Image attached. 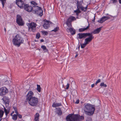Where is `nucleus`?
Instances as JSON below:
<instances>
[{"mask_svg": "<svg viewBox=\"0 0 121 121\" xmlns=\"http://www.w3.org/2000/svg\"><path fill=\"white\" fill-rule=\"evenodd\" d=\"M83 109L85 114L90 116L94 114L95 109L94 105L89 103L85 104Z\"/></svg>", "mask_w": 121, "mask_h": 121, "instance_id": "nucleus-1", "label": "nucleus"}, {"mask_svg": "<svg viewBox=\"0 0 121 121\" xmlns=\"http://www.w3.org/2000/svg\"><path fill=\"white\" fill-rule=\"evenodd\" d=\"M24 40L23 39L17 34L13 39L12 42L13 44L15 46L19 47L21 43H23Z\"/></svg>", "mask_w": 121, "mask_h": 121, "instance_id": "nucleus-2", "label": "nucleus"}, {"mask_svg": "<svg viewBox=\"0 0 121 121\" xmlns=\"http://www.w3.org/2000/svg\"><path fill=\"white\" fill-rule=\"evenodd\" d=\"M2 99L3 100L4 103L5 104L6 108H7V109H6L4 107V111L6 116L9 112V107H8L9 106V99L7 97L5 96L3 97Z\"/></svg>", "mask_w": 121, "mask_h": 121, "instance_id": "nucleus-3", "label": "nucleus"}, {"mask_svg": "<svg viewBox=\"0 0 121 121\" xmlns=\"http://www.w3.org/2000/svg\"><path fill=\"white\" fill-rule=\"evenodd\" d=\"M33 12L37 14L39 16H41L43 15V11L40 7L38 6H33Z\"/></svg>", "mask_w": 121, "mask_h": 121, "instance_id": "nucleus-4", "label": "nucleus"}, {"mask_svg": "<svg viewBox=\"0 0 121 121\" xmlns=\"http://www.w3.org/2000/svg\"><path fill=\"white\" fill-rule=\"evenodd\" d=\"M27 101H28L30 105L33 106L36 105L38 102V99L35 97H32Z\"/></svg>", "mask_w": 121, "mask_h": 121, "instance_id": "nucleus-5", "label": "nucleus"}, {"mask_svg": "<svg viewBox=\"0 0 121 121\" xmlns=\"http://www.w3.org/2000/svg\"><path fill=\"white\" fill-rule=\"evenodd\" d=\"M84 119L83 116H80L79 114H73L72 121H81Z\"/></svg>", "mask_w": 121, "mask_h": 121, "instance_id": "nucleus-6", "label": "nucleus"}, {"mask_svg": "<svg viewBox=\"0 0 121 121\" xmlns=\"http://www.w3.org/2000/svg\"><path fill=\"white\" fill-rule=\"evenodd\" d=\"M76 20V18L75 17L71 16H70L67 19V21L66 22V24L69 27L72 26L71 22L73 21H75Z\"/></svg>", "mask_w": 121, "mask_h": 121, "instance_id": "nucleus-7", "label": "nucleus"}, {"mask_svg": "<svg viewBox=\"0 0 121 121\" xmlns=\"http://www.w3.org/2000/svg\"><path fill=\"white\" fill-rule=\"evenodd\" d=\"M44 22L43 25V26L45 29H48L51 25L52 23L51 22L44 19L43 21Z\"/></svg>", "mask_w": 121, "mask_h": 121, "instance_id": "nucleus-8", "label": "nucleus"}, {"mask_svg": "<svg viewBox=\"0 0 121 121\" xmlns=\"http://www.w3.org/2000/svg\"><path fill=\"white\" fill-rule=\"evenodd\" d=\"M28 26L29 30H31L33 32H34L35 30L37 25L34 22H32L28 24Z\"/></svg>", "mask_w": 121, "mask_h": 121, "instance_id": "nucleus-9", "label": "nucleus"}, {"mask_svg": "<svg viewBox=\"0 0 121 121\" xmlns=\"http://www.w3.org/2000/svg\"><path fill=\"white\" fill-rule=\"evenodd\" d=\"M90 35V33H79L78 34V39H82L86 38Z\"/></svg>", "mask_w": 121, "mask_h": 121, "instance_id": "nucleus-10", "label": "nucleus"}, {"mask_svg": "<svg viewBox=\"0 0 121 121\" xmlns=\"http://www.w3.org/2000/svg\"><path fill=\"white\" fill-rule=\"evenodd\" d=\"M8 91V89L5 87H3L0 88V95L2 96L7 93Z\"/></svg>", "mask_w": 121, "mask_h": 121, "instance_id": "nucleus-11", "label": "nucleus"}, {"mask_svg": "<svg viewBox=\"0 0 121 121\" xmlns=\"http://www.w3.org/2000/svg\"><path fill=\"white\" fill-rule=\"evenodd\" d=\"M16 4L21 9L23 8L26 4H24V2L22 0H16Z\"/></svg>", "mask_w": 121, "mask_h": 121, "instance_id": "nucleus-12", "label": "nucleus"}, {"mask_svg": "<svg viewBox=\"0 0 121 121\" xmlns=\"http://www.w3.org/2000/svg\"><path fill=\"white\" fill-rule=\"evenodd\" d=\"M90 35L88 36L89 37L86 38L85 39L84 42L87 44L91 42L94 38L92 34L90 33Z\"/></svg>", "mask_w": 121, "mask_h": 121, "instance_id": "nucleus-13", "label": "nucleus"}, {"mask_svg": "<svg viewBox=\"0 0 121 121\" xmlns=\"http://www.w3.org/2000/svg\"><path fill=\"white\" fill-rule=\"evenodd\" d=\"M16 21L17 23L19 25L22 26L24 24L21 16L19 15H17Z\"/></svg>", "mask_w": 121, "mask_h": 121, "instance_id": "nucleus-14", "label": "nucleus"}, {"mask_svg": "<svg viewBox=\"0 0 121 121\" xmlns=\"http://www.w3.org/2000/svg\"><path fill=\"white\" fill-rule=\"evenodd\" d=\"M23 8L29 12H31L32 10H33V7L32 8V6L26 4H25Z\"/></svg>", "mask_w": 121, "mask_h": 121, "instance_id": "nucleus-15", "label": "nucleus"}, {"mask_svg": "<svg viewBox=\"0 0 121 121\" xmlns=\"http://www.w3.org/2000/svg\"><path fill=\"white\" fill-rule=\"evenodd\" d=\"M34 95V93L31 91H29L26 96V100H27L33 97V96Z\"/></svg>", "mask_w": 121, "mask_h": 121, "instance_id": "nucleus-16", "label": "nucleus"}, {"mask_svg": "<svg viewBox=\"0 0 121 121\" xmlns=\"http://www.w3.org/2000/svg\"><path fill=\"white\" fill-rule=\"evenodd\" d=\"M73 114H69L66 117V120L67 121H72Z\"/></svg>", "mask_w": 121, "mask_h": 121, "instance_id": "nucleus-17", "label": "nucleus"}, {"mask_svg": "<svg viewBox=\"0 0 121 121\" xmlns=\"http://www.w3.org/2000/svg\"><path fill=\"white\" fill-rule=\"evenodd\" d=\"M102 28V27H100L94 30L91 33L94 34H98L101 31Z\"/></svg>", "mask_w": 121, "mask_h": 121, "instance_id": "nucleus-18", "label": "nucleus"}, {"mask_svg": "<svg viewBox=\"0 0 121 121\" xmlns=\"http://www.w3.org/2000/svg\"><path fill=\"white\" fill-rule=\"evenodd\" d=\"M56 113L59 116H61L62 114V112L61 110V108H56Z\"/></svg>", "mask_w": 121, "mask_h": 121, "instance_id": "nucleus-19", "label": "nucleus"}, {"mask_svg": "<svg viewBox=\"0 0 121 121\" xmlns=\"http://www.w3.org/2000/svg\"><path fill=\"white\" fill-rule=\"evenodd\" d=\"M89 27V24L88 26L86 28H81L79 29V31L80 32H82L88 29Z\"/></svg>", "mask_w": 121, "mask_h": 121, "instance_id": "nucleus-20", "label": "nucleus"}, {"mask_svg": "<svg viewBox=\"0 0 121 121\" xmlns=\"http://www.w3.org/2000/svg\"><path fill=\"white\" fill-rule=\"evenodd\" d=\"M69 30L72 35H73L75 34V30L73 28L70 27L69 29Z\"/></svg>", "mask_w": 121, "mask_h": 121, "instance_id": "nucleus-21", "label": "nucleus"}, {"mask_svg": "<svg viewBox=\"0 0 121 121\" xmlns=\"http://www.w3.org/2000/svg\"><path fill=\"white\" fill-rule=\"evenodd\" d=\"M61 106H62V104L61 103H53V107L56 108Z\"/></svg>", "mask_w": 121, "mask_h": 121, "instance_id": "nucleus-22", "label": "nucleus"}, {"mask_svg": "<svg viewBox=\"0 0 121 121\" xmlns=\"http://www.w3.org/2000/svg\"><path fill=\"white\" fill-rule=\"evenodd\" d=\"M87 6H86V7H84L82 5H81L79 9H81L82 11H83L84 12H85L86 11L87 9Z\"/></svg>", "mask_w": 121, "mask_h": 121, "instance_id": "nucleus-23", "label": "nucleus"}, {"mask_svg": "<svg viewBox=\"0 0 121 121\" xmlns=\"http://www.w3.org/2000/svg\"><path fill=\"white\" fill-rule=\"evenodd\" d=\"M39 113H36L35 115V121H39Z\"/></svg>", "mask_w": 121, "mask_h": 121, "instance_id": "nucleus-24", "label": "nucleus"}, {"mask_svg": "<svg viewBox=\"0 0 121 121\" xmlns=\"http://www.w3.org/2000/svg\"><path fill=\"white\" fill-rule=\"evenodd\" d=\"M110 18V17L109 16H104L103 17H102V19H103L104 22L105 21H106V20Z\"/></svg>", "mask_w": 121, "mask_h": 121, "instance_id": "nucleus-25", "label": "nucleus"}, {"mask_svg": "<svg viewBox=\"0 0 121 121\" xmlns=\"http://www.w3.org/2000/svg\"><path fill=\"white\" fill-rule=\"evenodd\" d=\"M74 12L76 13V15L77 17L78 16L79 13L81 12V11L79 10V8H78L77 10H74Z\"/></svg>", "mask_w": 121, "mask_h": 121, "instance_id": "nucleus-26", "label": "nucleus"}, {"mask_svg": "<svg viewBox=\"0 0 121 121\" xmlns=\"http://www.w3.org/2000/svg\"><path fill=\"white\" fill-rule=\"evenodd\" d=\"M41 48L43 49V50L45 52H47L48 51V49H47L46 47L44 45H42Z\"/></svg>", "mask_w": 121, "mask_h": 121, "instance_id": "nucleus-27", "label": "nucleus"}, {"mask_svg": "<svg viewBox=\"0 0 121 121\" xmlns=\"http://www.w3.org/2000/svg\"><path fill=\"white\" fill-rule=\"evenodd\" d=\"M4 113V112L1 110H0V118H2Z\"/></svg>", "mask_w": 121, "mask_h": 121, "instance_id": "nucleus-28", "label": "nucleus"}, {"mask_svg": "<svg viewBox=\"0 0 121 121\" xmlns=\"http://www.w3.org/2000/svg\"><path fill=\"white\" fill-rule=\"evenodd\" d=\"M17 118V114H14L12 116V119L14 120H16Z\"/></svg>", "mask_w": 121, "mask_h": 121, "instance_id": "nucleus-29", "label": "nucleus"}, {"mask_svg": "<svg viewBox=\"0 0 121 121\" xmlns=\"http://www.w3.org/2000/svg\"><path fill=\"white\" fill-rule=\"evenodd\" d=\"M100 86L101 87H106L107 86V85L104 84V82H102L101 83L100 85Z\"/></svg>", "mask_w": 121, "mask_h": 121, "instance_id": "nucleus-30", "label": "nucleus"}, {"mask_svg": "<svg viewBox=\"0 0 121 121\" xmlns=\"http://www.w3.org/2000/svg\"><path fill=\"white\" fill-rule=\"evenodd\" d=\"M37 87L36 89L39 92H40L41 91V87L40 85H37Z\"/></svg>", "mask_w": 121, "mask_h": 121, "instance_id": "nucleus-31", "label": "nucleus"}, {"mask_svg": "<svg viewBox=\"0 0 121 121\" xmlns=\"http://www.w3.org/2000/svg\"><path fill=\"white\" fill-rule=\"evenodd\" d=\"M31 4H32V7H33V6H36V5H37V4L34 1H32L31 2Z\"/></svg>", "mask_w": 121, "mask_h": 121, "instance_id": "nucleus-32", "label": "nucleus"}, {"mask_svg": "<svg viewBox=\"0 0 121 121\" xmlns=\"http://www.w3.org/2000/svg\"><path fill=\"white\" fill-rule=\"evenodd\" d=\"M59 30V27L58 26H57L56 28H55L54 29H53V32H56Z\"/></svg>", "mask_w": 121, "mask_h": 121, "instance_id": "nucleus-33", "label": "nucleus"}, {"mask_svg": "<svg viewBox=\"0 0 121 121\" xmlns=\"http://www.w3.org/2000/svg\"><path fill=\"white\" fill-rule=\"evenodd\" d=\"M11 82V81H5L4 82V84L6 85H9Z\"/></svg>", "mask_w": 121, "mask_h": 121, "instance_id": "nucleus-34", "label": "nucleus"}, {"mask_svg": "<svg viewBox=\"0 0 121 121\" xmlns=\"http://www.w3.org/2000/svg\"><path fill=\"white\" fill-rule=\"evenodd\" d=\"M86 45H87V44H86V43L84 42V43L81 44V48H83L86 46Z\"/></svg>", "mask_w": 121, "mask_h": 121, "instance_id": "nucleus-35", "label": "nucleus"}, {"mask_svg": "<svg viewBox=\"0 0 121 121\" xmlns=\"http://www.w3.org/2000/svg\"><path fill=\"white\" fill-rule=\"evenodd\" d=\"M81 5L80 2L79 1H77V8H79Z\"/></svg>", "mask_w": 121, "mask_h": 121, "instance_id": "nucleus-36", "label": "nucleus"}, {"mask_svg": "<svg viewBox=\"0 0 121 121\" xmlns=\"http://www.w3.org/2000/svg\"><path fill=\"white\" fill-rule=\"evenodd\" d=\"M0 0L2 4L3 7V8L4 6V4L5 3L6 1V0Z\"/></svg>", "mask_w": 121, "mask_h": 121, "instance_id": "nucleus-37", "label": "nucleus"}, {"mask_svg": "<svg viewBox=\"0 0 121 121\" xmlns=\"http://www.w3.org/2000/svg\"><path fill=\"white\" fill-rule=\"evenodd\" d=\"M97 22L101 23H102L104 22L103 20L102 19V18L100 19H99L98 20Z\"/></svg>", "mask_w": 121, "mask_h": 121, "instance_id": "nucleus-38", "label": "nucleus"}, {"mask_svg": "<svg viewBox=\"0 0 121 121\" xmlns=\"http://www.w3.org/2000/svg\"><path fill=\"white\" fill-rule=\"evenodd\" d=\"M42 33L43 34L46 35L48 34V32L46 31H43Z\"/></svg>", "mask_w": 121, "mask_h": 121, "instance_id": "nucleus-39", "label": "nucleus"}, {"mask_svg": "<svg viewBox=\"0 0 121 121\" xmlns=\"http://www.w3.org/2000/svg\"><path fill=\"white\" fill-rule=\"evenodd\" d=\"M13 108L14 109V110L15 111V113L16 114H18V112L17 111V110L16 108L15 107H13Z\"/></svg>", "mask_w": 121, "mask_h": 121, "instance_id": "nucleus-40", "label": "nucleus"}, {"mask_svg": "<svg viewBox=\"0 0 121 121\" xmlns=\"http://www.w3.org/2000/svg\"><path fill=\"white\" fill-rule=\"evenodd\" d=\"M100 81L101 80L100 79H99L95 83V84L96 85H97L98 83L100 82Z\"/></svg>", "mask_w": 121, "mask_h": 121, "instance_id": "nucleus-41", "label": "nucleus"}, {"mask_svg": "<svg viewBox=\"0 0 121 121\" xmlns=\"http://www.w3.org/2000/svg\"><path fill=\"white\" fill-rule=\"evenodd\" d=\"M40 37V35L39 33H38L36 35V37L37 38L39 39Z\"/></svg>", "mask_w": 121, "mask_h": 121, "instance_id": "nucleus-42", "label": "nucleus"}, {"mask_svg": "<svg viewBox=\"0 0 121 121\" xmlns=\"http://www.w3.org/2000/svg\"><path fill=\"white\" fill-rule=\"evenodd\" d=\"M17 114V116L19 118H22V115L19 114L18 113V114Z\"/></svg>", "mask_w": 121, "mask_h": 121, "instance_id": "nucleus-43", "label": "nucleus"}, {"mask_svg": "<svg viewBox=\"0 0 121 121\" xmlns=\"http://www.w3.org/2000/svg\"><path fill=\"white\" fill-rule=\"evenodd\" d=\"M91 118L90 117L87 118L86 120V121H91Z\"/></svg>", "mask_w": 121, "mask_h": 121, "instance_id": "nucleus-44", "label": "nucleus"}, {"mask_svg": "<svg viewBox=\"0 0 121 121\" xmlns=\"http://www.w3.org/2000/svg\"><path fill=\"white\" fill-rule=\"evenodd\" d=\"M69 83H67L66 85V89H68L69 88Z\"/></svg>", "mask_w": 121, "mask_h": 121, "instance_id": "nucleus-45", "label": "nucleus"}, {"mask_svg": "<svg viewBox=\"0 0 121 121\" xmlns=\"http://www.w3.org/2000/svg\"><path fill=\"white\" fill-rule=\"evenodd\" d=\"M79 103V100H77L75 102V103L76 104H78Z\"/></svg>", "mask_w": 121, "mask_h": 121, "instance_id": "nucleus-46", "label": "nucleus"}, {"mask_svg": "<svg viewBox=\"0 0 121 121\" xmlns=\"http://www.w3.org/2000/svg\"><path fill=\"white\" fill-rule=\"evenodd\" d=\"M113 1V3H115L117 1V0H112Z\"/></svg>", "mask_w": 121, "mask_h": 121, "instance_id": "nucleus-47", "label": "nucleus"}, {"mask_svg": "<svg viewBox=\"0 0 121 121\" xmlns=\"http://www.w3.org/2000/svg\"><path fill=\"white\" fill-rule=\"evenodd\" d=\"M94 86V84H93L91 85V87L92 88Z\"/></svg>", "mask_w": 121, "mask_h": 121, "instance_id": "nucleus-48", "label": "nucleus"}, {"mask_svg": "<svg viewBox=\"0 0 121 121\" xmlns=\"http://www.w3.org/2000/svg\"><path fill=\"white\" fill-rule=\"evenodd\" d=\"M41 42H43L44 41V40L43 39H41L40 40Z\"/></svg>", "mask_w": 121, "mask_h": 121, "instance_id": "nucleus-49", "label": "nucleus"}, {"mask_svg": "<svg viewBox=\"0 0 121 121\" xmlns=\"http://www.w3.org/2000/svg\"><path fill=\"white\" fill-rule=\"evenodd\" d=\"M119 2L120 4H121V0H119Z\"/></svg>", "mask_w": 121, "mask_h": 121, "instance_id": "nucleus-50", "label": "nucleus"}, {"mask_svg": "<svg viewBox=\"0 0 121 121\" xmlns=\"http://www.w3.org/2000/svg\"><path fill=\"white\" fill-rule=\"evenodd\" d=\"M95 17H94V19L93 20V21H94L95 20Z\"/></svg>", "mask_w": 121, "mask_h": 121, "instance_id": "nucleus-51", "label": "nucleus"}, {"mask_svg": "<svg viewBox=\"0 0 121 121\" xmlns=\"http://www.w3.org/2000/svg\"><path fill=\"white\" fill-rule=\"evenodd\" d=\"M4 30L5 32H6V28H4Z\"/></svg>", "mask_w": 121, "mask_h": 121, "instance_id": "nucleus-52", "label": "nucleus"}, {"mask_svg": "<svg viewBox=\"0 0 121 121\" xmlns=\"http://www.w3.org/2000/svg\"><path fill=\"white\" fill-rule=\"evenodd\" d=\"M13 112H13L11 113V115H12V114H13Z\"/></svg>", "mask_w": 121, "mask_h": 121, "instance_id": "nucleus-53", "label": "nucleus"}, {"mask_svg": "<svg viewBox=\"0 0 121 121\" xmlns=\"http://www.w3.org/2000/svg\"><path fill=\"white\" fill-rule=\"evenodd\" d=\"M2 119H1L0 120V121H1V120H2Z\"/></svg>", "mask_w": 121, "mask_h": 121, "instance_id": "nucleus-54", "label": "nucleus"}, {"mask_svg": "<svg viewBox=\"0 0 121 121\" xmlns=\"http://www.w3.org/2000/svg\"><path fill=\"white\" fill-rule=\"evenodd\" d=\"M52 106L53 107V104H52Z\"/></svg>", "mask_w": 121, "mask_h": 121, "instance_id": "nucleus-55", "label": "nucleus"}]
</instances>
